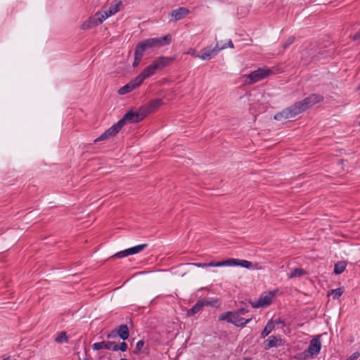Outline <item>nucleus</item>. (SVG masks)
Returning <instances> with one entry per match:
<instances>
[{
  "mask_svg": "<svg viewBox=\"0 0 360 360\" xmlns=\"http://www.w3.org/2000/svg\"><path fill=\"white\" fill-rule=\"evenodd\" d=\"M117 351L120 350L122 352H126L127 350V344L125 342H121L120 345L116 343Z\"/></svg>",
  "mask_w": 360,
  "mask_h": 360,
  "instance_id": "nucleus-36",
  "label": "nucleus"
},
{
  "mask_svg": "<svg viewBox=\"0 0 360 360\" xmlns=\"http://www.w3.org/2000/svg\"><path fill=\"white\" fill-rule=\"evenodd\" d=\"M174 60V57L160 56L155 58L150 66L155 74L158 71H160L165 67L169 65Z\"/></svg>",
  "mask_w": 360,
  "mask_h": 360,
  "instance_id": "nucleus-4",
  "label": "nucleus"
},
{
  "mask_svg": "<svg viewBox=\"0 0 360 360\" xmlns=\"http://www.w3.org/2000/svg\"><path fill=\"white\" fill-rule=\"evenodd\" d=\"M109 16L108 15L105 11L97 12L95 15H94L89 18L86 27L89 28L91 27L98 26L100 24H101Z\"/></svg>",
  "mask_w": 360,
  "mask_h": 360,
  "instance_id": "nucleus-9",
  "label": "nucleus"
},
{
  "mask_svg": "<svg viewBox=\"0 0 360 360\" xmlns=\"http://www.w3.org/2000/svg\"><path fill=\"white\" fill-rule=\"evenodd\" d=\"M109 16L108 15L105 11L97 12L95 15H94L89 18L86 27L89 28L91 27L98 26L100 24H101Z\"/></svg>",
  "mask_w": 360,
  "mask_h": 360,
  "instance_id": "nucleus-10",
  "label": "nucleus"
},
{
  "mask_svg": "<svg viewBox=\"0 0 360 360\" xmlns=\"http://www.w3.org/2000/svg\"><path fill=\"white\" fill-rule=\"evenodd\" d=\"M295 41V37H290L287 41L283 44V49H286L287 48H288L290 46V45H291Z\"/></svg>",
  "mask_w": 360,
  "mask_h": 360,
  "instance_id": "nucleus-37",
  "label": "nucleus"
},
{
  "mask_svg": "<svg viewBox=\"0 0 360 360\" xmlns=\"http://www.w3.org/2000/svg\"><path fill=\"white\" fill-rule=\"evenodd\" d=\"M122 7V1H114L110 4V7L108 10L105 11L108 15L110 17L112 15H115L118 11L121 10V8Z\"/></svg>",
  "mask_w": 360,
  "mask_h": 360,
  "instance_id": "nucleus-20",
  "label": "nucleus"
},
{
  "mask_svg": "<svg viewBox=\"0 0 360 360\" xmlns=\"http://www.w3.org/2000/svg\"><path fill=\"white\" fill-rule=\"evenodd\" d=\"M109 16L108 15L105 11L97 12L95 15H94L89 18L86 27L89 28L91 27L98 26L100 24H101Z\"/></svg>",
  "mask_w": 360,
  "mask_h": 360,
  "instance_id": "nucleus-8",
  "label": "nucleus"
},
{
  "mask_svg": "<svg viewBox=\"0 0 360 360\" xmlns=\"http://www.w3.org/2000/svg\"><path fill=\"white\" fill-rule=\"evenodd\" d=\"M129 255H131L129 248L117 252L116 254H115L113 255V257H115L117 258H123V257H127Z\"/></svg>",
  "mask_w": 360,
  "mask_h": 360,
  "instance_id": "nucleus-32",
  "label": "nucleus"
},
{
  "mask_svg": "<svg viewBox=\"0 0 360 360\" xmlns=\"http://www.w3.org/2000/svg\"><path fill=\"white\" fill-rule=\"evenodd\" d=\"M274 323L271 321H269L267 323V324L266 325V326L264 327V330L261 333V338H264L267 335H269V334L271 333V332L274 330Z\"/></svg>",
  "mask_w": 360,
  "mask_h": 360,
  "instance_id": "nucleus-25",
  "label": "nucleus"
},
{
  "mask_svg": "<svg viewBox=\"0 0 360 360\" xmlns=\"http://www.w3.org/2000/svg\"><path fill=\"white\" fill-rule=\"evenodd\" d=\"M232 311H226L224 314H221L219 317V321H226L229 323H231L232 320Z\"/></svg>",
  "mask_w": 360,
  "mask_h": 360,
  "instance_id": "nucleus-31",
  "label": "nucleus"
},
{
  "mask_svg": "<svg viewBox=\"0 0 360 360\" xmlns=\"http://www.w3.org/2000/svg\"><path fill=\"white\" fill-rule=\"evenodd\" d=\"M352 40L353 41H357L360 40V31L356 32L352 36Z\"/></svg>",
  "mask_w": 360,
  "mask_h": 360,
  "instance_id": "nucleus-42",
  "label": "nucleus"
},
{
  "mask_svg": "<svg viewBox=\"0 0 360 360\" xmlns=\"http://www.w3.org/2000/svg\"><path fill=\"white\" fill-rule=\"evenodd\" d=\"M283 345V340L280 336L271 335L264 342V348L268 350L272 347H278Z\"/></svg>",
  "mask_w": 360,
  "mask_h": 360,
  "instance_id": "nucleus-14",
  "label": "nucleus"
},
{
  "mask_svg": "<svg viewBox=\"0 0 360 360\" xmlns=\"http://www.w3.org/2000/svg\"><path fill=\"white\" fill-rule=\"evenodd\" d=\"M226 49L225 45L217 44L214 47L207 46L202 49L199 58L202 60H210L216 56L221 50Z\"/></svg>",
  "mask_w": 360,
  "mask_h": 360,
  "instance_id": "nucleus-6",
  "label": "nucleus"
},
{
  "mask_svg": "<svg viewBox=\"0 0 360 360\" xmlns=\"http://www.w3.org/2000/svg\"><path fill=\"white\" fill-rule=\"evenodd\" d=\"M146 111L142 107L136 112L132 110L127 112L124 115V119H127L128 122L138 123L142 121L146 117Z\"/></svg>",
  "mask_w": 360,
  "mask_h": 360,
  "instance_id": "nucleus-7",
  "label": "nucleus"
},
{
  "mask_svg": "<svg viewBox=\"0 0 360 360\" xmlns=\"http://www.w3.org/2000/svg\"><path fill=\"white\" fill-rule=\"evenodd\" d=\"M193 264L195 266H197L198 267H202V268L207 267V263H198V264Z\"/></svg>",
  "mask_w": 360,
  "mask_h": 360,
  "instance_id": "nucleus-43",
  "label": "nucleus"
},
{
  "mask_svg": "<svg viewBox=\"0 0 360 360\" xmlns=\"http://www.w3.org/2000/svg\"><path fill=\"white\" fill-rule=\"evenodd\" d=\"M359 356L360 353L359 352H355L345 360H357L359 358Z\"/></svg>",
  "mask_w": 360,
  "mask_h": 360,
  "instance_id": "nucleus-38",
  "label": "nucleus"
},
{
  "mask_svg": "<svg viewBox=\"0 0 360 360\" xmlns=\"http://www.w3.org/2000/svg\"><path fill=\"white\" fill-rule=\"evenodd\" d=\"M92 348L94 350H100L102 349H105L112 351H117L116 348V342L111 341H102L99 342H96L92 345Z\"/></svg>",
  "mask_w": 360,
  "mask_h": 360,
  "instance_id": "nucleus-15",
  "label": "nucleus"
},
{
  "mask_svg": "<svg viewBox=\"0 0 360 360\" xmlns=\"http://www.w3.org/2000/svg\"><path fill=\"white\" fill-rule=\"evenodd\" d=\"M55 341L58 343H64L68 341V338L66 332L61 331L58 334V335L55 338Z\"/></svg>",
  "mask_w": 360,
  "mask_h": 360,
  "instance_id": "nucleus-28",
  "label": "nucleus"
},
{
  "mask_svg": "<svg viewBox=\"0 0 360 360\" xmlns=\"http://www.w3.org/2000/svg\"><path fill=\"white\" fill-rule=\"evenodd\" d=\"M119 132L117 129L113 124L108 129H107L103 134H102L99 137L94 140V143H97L98 141H104L109 139L110 138L114 137Z\"/></svg>",
  "mask_w": 360,
  "mask_h": 360,
  "instance_id": "nucleus-16",
  "label": "nucleus"
},
{
  "mask_svg": "<svg viewBox=\"0 0 360 360\" xmlns=\"http://www.w3.org/2000/svg\"><path fill=\"white\" fill-rule=\"evenodd\" d=\"M117 336H118V335L117 334V330H113L110 333H108L107 335V338H108V339H110V338H115Z\"/></svg>",
  "mask_w": 360,
  "mask_h": 360,
  "instance_id": "nucleus-40",
  "label": "nucleus"
},
{
  "mask_svg": "<svg viewBox=\"0 0 360 360\" xmlns=\"http://www.w3.org/2000/svg\"><path fill=\"white\" fill-rule=\"evenodd\" d=\"M147 246H148V244L144 243V244H141V245L130 248L129 249H130L131 254L135 255L136 253H139L141 251L143 250Z\"/></svg>",
  "mask_w": 360,
  "mask_h": 360,
  "instance_id": "nucleus-30",
  "label": "nucleus"
},
{
  "mask_svg": "<svg viewBox=\"0 0 360 360\" xmlns=\"http://www.w3.org/2000/svg\"><path fill=\"white\" fill-rule=\"evenodd\" d=\"M200 301H202V303L203 304V307L207 306V307H218L219 306V300L217 298L214 297H210L207 298L204 297L202 299H200Z\"/></svg>",
  "mask_w": 360,
  "mask_h": 360,
  "instance_id": "nucleus-24",
  "label": "nucleus"
},
{
  "mask_svg": "<svg viewBox=\"0 0 360 360\" xmlns=\"http://www.w3.org/2000/svg\"><path fill=\"white\" fill-rule=\"evenodd\" d=\"M172 41V35L168 34L162 37L149 38L138 43L134 52L133 67H136L141 61L144 52L150 48H157L168 45Z\"/></svg>",
  "mask_w": 360,
  "mask_h": 360,
  "instance_id": "nucleus-2",
  "label": "nucleus"
},
{
  "mask_svg": "<svg viewBox=\"0 0 360 360\" xmlns=\"http://www.w3.org/2000/svg\"><path fill=\"white\" fill-rule=\"evenodd\" d=\"M144 344H145V342L142 340L138 341L136 345L135 349L134 350V354H139L140 353L141 350L142 349Z\"/></svg>",
  "mask_w": 360,
  "mask_h": 360,
  "instance_id": "nucleus-34",
  "label": "nucleus"
},
{
  "mask_svg": "<svg viewBox=\"0 0 360 360\" xmlns=\"http://www.w3.org/2000/svg\"><path fill=\"white\" fill-rule=\"evenodd\" d=\"M117 334L123 340H126L129 337V330L126 324L120 325L116 329Z\"/></svg>",
  "mask_w": 360,
  "mask_h": 360,
  "instance_id": "nucleus-22",
  "label": "nucleus"
},
{
  "mask_svg": "<svg viewBox=\"0 0 360 360\" xmlns=\"http://www.w3.org/2000/svg\"><path fill=\"white\" fill-rule=\"evenodd\" d=\"M120 360H128V359H121Z\"/></svg>",
  "mask_w": 360,
  "mask_h": 360,
  "instance_id": "nucleus-46",
  "label": "nucleus"
},
{
  "mask_svg": "<svg viewBox=\"0 0 360 360\" xmlns=\"http://www.w3.org/2000/svg\"><path fill=\"white\" fill-rule=\"evenodd\" d=\"M229 263H231L229 266H240L246 269H261V267L258 266V264H252L251 262L248 260L229 259Z\"/></svg>",
  "mask_w": 360,
  "mask_h": 360,
  "instance_id": "nucleus-12",
  "label": "nucleus"
},
{
  "mask_svg": "<svg viewBox=\"0 0 360 360\" xmlns=\"http://www.w3.org/2000/svg\"><path fill=\"white\" fill-rule=\"evenodd\" d=\"M231 316H232L231 323L234 324L235 326H236L238 327H243L252 320L251 318L245 319L240 317V315L239 314H238L237 311L232 312Z\"/></svg>",
  "mask_w": 360,
  "mask_h": 360,
  "instance_id": "nucleus-19",
  "label": "nucleus"
},
{
  "mask_svg": "<svg viewBox=\"0 0 360 360\" xmlns=\"http://www.w3.org/2000/svg\"><path fill=\"white\" fill-rule=\"evenodd\" d=\"M189 13L190 11L187 8L180 7L177 9L172 10L169 15L174 18V20L176 22L185 18Z\"/></svg>",
  "mask_w": 360,
  "mask_h": 360,
  "instance_id": "nucleus-17",
  "label": "nucleus"
},
{
  "mask_svg": "<svg viewBox=\"0 0 360 360\" xmlns=\"http://www.w3.org/2000/svg\"><path fill=\"white\" fill-rule=\"evenodd\" d=\"M203 307H204L203 304L202 303V301H200V300H198L194 304V306L187 311V316H192L195 315V314L200 312Z\"/></svg>",
  "mask_w": 360,
  "mask_h": 360,
  "instance_id": "nucleus-23",
  "label": "nucleus"
},
{
  "mask_svg": "<svg viewBox=\"0 0 360 360\" xmlns=\"http://www.w3.org/2000/svg\"><path fill=\"white\" fill-rule=\"evenodd\" d=\"M154 75H155V73H154V72L153 71V70L151 69V68H150V66L149 65L146 66L143 70V71L138 76H136V77L139 79V81H140V82L142 84L143 82L146 79H147V78H148V77H151V76H153Z\"/></svg>",
  "mask_w": 360,
  "mask_h": 360,
  "instance_id": "nucleus-21",
  "label": "nucleus"
},
{
  "mask_svg": "<svg viewBox=\"0 0 360 360\" xmlns=\"http://www.w3.org/2000/svg\"><path fill=\"white\" fill-rule=\"evenodd\" d=\"M141 84V83L140 82V81H139V79L136 77L134 79L131 80L129 83L125 84L124 86L121 87L118 90V94L120 95H124V94H126L127 93L131 92L134 89H136Z\"/></svg>",
  "mask_w": 360,
  "mask_h": 360,
  "instance_id": "nucleus-13",
  "label": "nucleus"
},
{
  "mask_svg": "<svg viewBox=\"0 0 360 360\" xmlns=\"http://www.w3.org/2000/svg\"><path fill=\"white\" fill-rule=\"evenodd\" d=\"M127 119H124V115L123 117L119 120L116 124H115V127L117 129V130L120 131L121 129L124 127V125L127 122Z\"/></svg>",
  "mask_w": 360,
  "mask_h": 360,
  "instance_id": "nucleus-35",
  "label": "nucleus"
},
{
  "mask_svg": "<svg viewBox=\"0 0 360 360\" xmlns=\"http://www.w3.org/2000/svg\"><path fill=\"white\" fill-rule=\"evenodd\" d=\"M323 100V97L321 95L312 94L302 101L295 102L293 105L276 113L274 115V120L281 121L295 117Z\"/></svg>",
  "mask_w": 360,
  "mask_h": 360,
  "instance_id": "nucleus-1",
  "label": "nucleus"
},
{
  "mask_svg": "<svg viewBox=\"0 0 360 360\" xmlns=\"http://www.w3.org/2000/svg\"><path fill=\"white\" fill-rule=\"evenodd\" d=\"M274 294L270 292L268 294L262 295L257 302H251L253 308H259L268 306L271 303Z\"/></svg>",
  "mask_w": 360,
  "mask_h": 360,
  "instance_id": "nucleus-11",
  "label": "nucleus"
},
{
  "mask_svg": "<svg viewBox=\"0 0 360 360\" xmlns=\"http://www.w3.org/2000/svg\"><path fill=\"white\" fill-rule=\"evenodd\" d=\"M162 101L160 98H156L150 101L148 105L141 106L144 111H146V115L154 112L157 110L162 104Z\"/></svg>",
  "mask_w": 360,
  "mask_h": 360,
  "instance_id": "nucleus-18",
  "label": "nucleus"
},
{
  "mask_svg": "<svg viewBox=\"0 0 360 360\" xmlns=\"http://www.w3.org/2000/svg\"><path fill=\"white\" fill-rule=\"evenodd\" d=\"M342 288H338L330 291V294L333 295V299H338L343 294Z\"/></svg>",
  "mask_w": 360,
  "mask_h": 360,
  "instance_id": "nucleus-33",
  "label": "nucleus"
},
{
  "mask_svg": "<svg viewBox=\"0 0 360 360\" xmlns=\"http://www.w3.org/2000/svg\"><path fill=\"white\" fill-rule=\"evenodd\" d=\"M307 274V271L301 268L294 269L289 275L290 278L300 277Z\"/></svg>",
  "mask_w": 360,
  "mask_h": 360,
  "instance_id": "nucleus-26",
  "label": "nucleus"
},
{
  "mask_svg": "<svg viewBox=\"0 0 360 360\" xmlns=\"http://www.w3.org/2000/svg\"><path fill=\"white\" fill-rule=\"evenodd\" d=\"M2 360H11V356L4 357Z\"/></svg>",
  "mask_w": 360,
  "mask_h": 360,
  "instance_id": "nucleus-45",
  "label": "nucleus"
},
{
  "mask_svg": "<svg viewBox=\"0 0 360 360\" xmlns=\"http://www.w3.org/2000/svg\"><path fill=\"white\" fill-rule=\"evenodd\" d=\"M236 311L240 315H243V314H245V313L248 312V309H245V308H240V309H238Z\"/></svg>",
  "mask_w": 360,
  "mask_h": 360,
  "instance_id": "nucleus-41",
  "label": "nucleus"
},
{
  "mask_svg": "<svg viewBox=\"0 0 360 360\" xmlns=\"http://www.w3.org/2000/svg\"><path fill=\"white\" fill-rule=\"evenodd\" d=\"M223 45H225L226 48V47H229V48H233L234 47L233 44L231 40H229L227 44H224Z\"/></svg>",
  "mask_w": 360,
  "mask_h": 360,
  "instance_id": "nucleus-44",
  "label": "nucleus"
},
{
  "mask_svg": "<svg viewBox=\"0 0 360 360\" xmlns=\"http://www.w3.org/2000/svg\"><path fill=\"white\" fill-rule=\"evenodd\" d=\"M274 73L273 70L267 67L259 68L243 77L249 79L247 82L249 84H255L265 79Z\"/></svg>",
  "mask_w": 360,
  "mask_h": 360,
  "instance_id": "nucleus-3",
  "label": "nucleus"
},
{
  "mask_svg": "<svg viewBox=\"0 0 360 360\" xmlns=\"http://www.w3.org/2000/svg\"><path fill=\"white\" fill-rule=\"evenodd\" d=\"M231 263H229V259L224 261L221 262H210L207 263V266H213V267H220V266H229Z\"/></svg>",
  "mask_w": 360,
  "mask_h": 360,
  "instance_id": "nucleus-29",
  "label": "nucleus"
},
{
  "mask_svg": "<svg viewBox=\"0 0 360 360\" xmlns=\"http://www.w3.org/2000/svg\"><path fill=\"white\" fill-rule=\"evenodd\" d=\"M345 268L346 263L345 262H338L335 264L333 271L335 274H340L345 270Z\"/></svg>",
  "mask_w": 360,
  "mask_h": 360,
  "instance_id": "nucleus-27",
  "label": "nucleus"
},
{
  "mask_svg": "<svg viewBox=\"0 0 360 360\" xmlns=\"http://www.w3.org/2000/svg\"><path fill=\"white\" fill-rule=\"evenodd\" d=\"M187 54L192 56L194 58H199L200 55L196 53V51L194 49H190L187 52Z\"/></svg>",
  "mask_w": 360,
  "mask_h": 360,
  "instance_id": "nucleus-39",
  "label": "nucleus"
},
{
  "mask_svg": "<svg viewBox=\"0 0 360 360\" xmlns=\"http://www.w3.org/2000/svg\"><path fill=\"white\" fill-rule=\"evenodd\" d=\"M321 347V340L319 336L313 338L310 340L309 345L304 352L303 354L305 357L316 356L320 352Z\"/></svg>",
  "mask_w": 360,
  "mask_h": 360,
  "instance_id": "nucleus-5",
  "label": "nucleus"
}]
</instances>
